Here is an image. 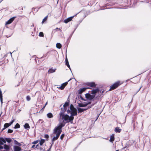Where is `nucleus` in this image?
<instances>
[{
  "label": "nucleus",
  "instance_id": "f257e3e1",
  "mask_svg": "<svg viewBox=\"0 0 151 151\" xmlns=\"http://www.w3.org/2000/svg\"><path fill=\"white\" fill-rule=\"evenodd\" d=\"M70 110L68 109L67 110V112L68 114H71V116H70L68 114H63L62 112H60L59 114L60 119L63 120V122L65 124L72 121L74 119L73 116L77 115V109L72 104L70 105Z\"/></svg>",
  "mask_w": 151,
  "mask_h": 151
},
{
  "label": "nucleus",
  "instance_id": "f03ea898",
  "mask_svg": "<svg viewBox=\"0 0 151 151\" xmlns=\"http://www.w3.org/2000/svg\"><path fill=\"white\" fill-rule=\"evenodd\" d=\"M121 84V83L119 81L115 83L110 86L109 90H112L115 89Z\"/></svg>",
  "mask_w": 151,
  "mask_h": 151
},
{
  "label": "nucleus",
  "instance_id": "7ed1b4c3",
  "mask_svg": "<svg viewBox=\"0 0 151 151\" xmlns=\"http://www.w3.org/2000/svg\"><path fill=\"white\" fill-rule=\"evenodd\" d=\"M62 130L59 127H56L54 129L53 133L60 135L62 132Z\"/></svg>",
  "mask_w": 151,
  "mask_h": 151
},
{
  "label": "nucleus",
  "instance_id": "20e7f679",
  "mask_svg": "<svg viewBox=\"0 0 151 151\" xmlns=\"http://www.w3.org/2000/svg\"><path fill=\"white\" fill-rule=\"evenodd\" d=\"M85 96L86 98L90 100H91L94 99L95 97V95H91L89 93L86 94Z\"/></svg>",
  "mask_w": 151,
  "mask_h": 151
},
{
  "label": "nucleus",
  "instance_id": "39448f33",
  "mask_svg": "<svg viewBox=\"0 0 151 151\" xmlns=\"http://www.w3.org/2000/svg\"><path fill=\"white\" fill-rule=\"evenodd\" d=\"M86 85L88 86L92 87H95L96 86V85L94 82H88L86 83Z\"/></svg>",
  "mask_w": 151,
  "mask_h": 151
},
{
  "label": "nucleus",
  "instance_id": "423d86ee",
  "mask_svg": "<svg viewBox=\"0 0 151 151\" xmlns=\"http://www.w3.org/2000/svg\"><path fill=\"white\" fill-rule=\"evenodd\" d=\"M16 17H14L11 18L7 22H6L5 25L9 24L11 23L14 20Z\"/></svg>",
  "mask_w": 151,
  "mask_h": 151
},
{
  "label": "nucleus",
  "instance_id": "0eeeda50",
  "mask_svg": "<svg viewBox=\"0 0 151 151\" xmlns=\"http://www.w3.org/2000/svg\"><path fill=\"white\" fill-rule=\"evenodd\" d=\"M68 84V82H66L63 83L62 84L61 86L59 87H57L59 89L61 90H63L65 87Z\"/></svg>",
  "mask_w": 151,
  "mask_h": 151
},
{
  "label": "nucleus",
  "instance_id": "6e6552de",
  "mask_svg": "<svg viewBox=\"0 0 151 151\" xmlns=\"http://www.w3.org/2000/svg\"><path fill=\"white\" fill-rule=\"evenodd\" d=\"M74 16L70 17L67 19H65L64 21V22L65 23H67L71 21L72 19L73 18Z\"/></svg>",
  "mask_w": 151,
  "mask_h": 151
},
{
  "label": "nucleus",
  "instance_id": "1a4fd4ad",
  "mask_svg": "<svg viewBox=\"0 0 151 151\" xmlns=\"http://www.w3.org/2000/svg\"><path fill=\"white\" fill-rule=\"evenodd\" d=\"M14 151H20L21 148L18 146H14L13 147Z\"/></svg>",
  "mask_w": 151,
  "mask_h": 151
},
{
  "label": "nucleus",
  "instance_id": "9d476101",
  "mask_svg": "<svg viewBox=\"0 0 151 151\" xmlns=\"http://www.w3.org/2000/svg\"><path fill=\"white\" fill-rule=\"evenodd\" d=\"M60 135L58 134H56V136L53 137L52 139V144H53V142L54 141L57 140L58 139V138L60 136Z\"/></svg>",
  "mask_w": 151,
  "mask_h": 151
},
{
  "label": "nucleus",
  "instance_id": "9b49d317",
  "mask_svg": "<svg viewBox=\"0 0 151 151\" xmlns=\"http://www.w3.org/2000/svg\"><path fill=\"white\" fill-rule=\"evenodd\" d=\"M99 91L98 88L95 89L91 91V94L93 95L95 94Z\"/></svg>",
  "mask_w": 151,
  "mask_h": 151
},
{
  "label": "nucleus",
  "instance_id": "f8f14e48",
  "mask_svg": "<svg viewBox=\"0 0 151 151\" xmlns=\"http://www.w3.org/2000/svg\"><path fill=\"white\" fill-rule=\"evenodd\" d=\"M86 89V88H81L78 91V93L79 94H81Z\"/></svg>",
  "mask_w": 151,
  "mask_h": 151
},
{
  "label": "nucleus",
  "instance_id": "ddd939ff",
  "mask_svg": "<svg viewBox=\"0 0 151 151\" xmlns=\"http://www.w3.org/2000/svg\"><path fill=\"white\" fill-rule=\"evenodd\" d=\"M65 65L67 66L69 68V69L71 70L70 68V65L69 64V62L68 61L67 58H66L65 59Z\"/></svg>",
  "mask_w": 151,
  "mask_h": 151
},
{
  "label": "nucleus",
  "instance_id": "4468645a",
  "mask_svg": "<svg viewBox=\"0 0 151 151\" xmlns=\"http://www.w3.org/2000/svg\"><path fill=\"white\" fill-rule=\"evenodd\" d=\"M87 109H82V108H79V107L77 108V109L78 111V113L82 112H83V111H85Z\"/></svg>",
  "mask_w": 151,
  "mask_h": 151
},
{
  "label": "nucleus",
  "instance_id": "2eb2a0df",
  "mask_svg": "<svg viewBox=\"0 0 151 151\" xmlns=\"http://www.w3.org/2000/svg\"><path fill=\"white\" fill-rule=\"evenodd\" d=\"M56 70V69H53L52 68H50L49 70L48 73H53L55 72Z\"/></svg>",
  "mask_w": 151,
  "mask_h": 151
},
{
  "label": "nucleus",
  "instance_id": "dca6fc26",
  "mask_svg": "<svg viewBox=\"0 0 151 151\" xmlns=\"http://www.w3.org/2000/svg\"><path fill=\"white\" fill-rule=\"evenodd\" d=\"M121 131V129H119V127H116L115 129V131L116 132L119 133Z\"/></svg>",
  "mask_w": 151,
  "mask_h": 151
},
{
  "label": "nucleus",
  "instance_id": "f3484780",
  "mask_svg": "<svg viewBox=\"0 0 151 151\" xmlns=\"http://www.w3.org/2000/svg\"><path fill=\"white\" fill-rule=\"evenodd\" d=\"M0 101L1 102V104L3 103V98L2 95V92L1 90L0 89Z\"/></svg>",
  "mask_w": 151,
  "mask_h": 151
},
{
  "label": "nucleus",
  "instance_id": "a211bd4d",
  "mask_svg": "<svg viewBox=\"0 0 151 151\" xmlns=\"http://www.w3.org/2000/svg\"><path fill=\"white\" fill-rule=\"evenodd\" d=\"M69 101H66L65 104L63 105V106L65 108H66L67 106H68L69 105Z\"/></svg>",
  "mask_w": 151,
  "mask_h": 151
},
{
  "label": "nucleus",
  "instance_id": "6ab92c4d",
  "mask_svg": "<svg viewBox=\"0 0 151 151\" xmlns=\"http://www.w3.org/2000/svg\"><path fill=\"white\" fill-rule=\"evenodd\" d=\"M114 139V135H112L111 136L110 138V141L111 142H112Z\"/></svg>",
  "mask_w": 151,
  "mask_h": 151
},
{
  "label": "nucleus",
  "instance_id": "aec40b11",
  "mask_svg": "<svg viewBox=\"0 0 151 151\" xmlns=\"http://www.w3.org/2000/svg\"><path fill=\"white\" fill-rule=\"evenodd\" d=\"M56 47L58 49H60L62 47V45L60 43H58L56 45Z\"/></svg>",
  "mask_w": 151,
  "mask_h": 151
},
{
  "label": "nucleus",
  "instance_id": "412c9836",
  "mask_svg": "<svg viewBox=\"0 0 151 151\" xmlns=\"http://www.w3.org/2000/svg\"><path fill=\"white\" fill-rule=\"evenodd\" d=\"M65 124H63L62 123H60V124L58 127H59V128H60V129H61L62 130V127L65 126Z\"/></svg>",
  "mask_w": 151,
  "mask_h": 151
},
{
  "label": "nucleus",
  "instance_id": "4be33fe9",
  "mask_svg": "<svg viewBox=\"0 0 151 151\" xmlns=\"http://www.w3.org/2000/svg\"><path fill=\"white\" fill-rule=\"evenodd\" d=\"M9 146L6 145L5 144L4 145V148L6 150H9Z\"/></svg>",
  "mask_w": 151,
  "mask_h": 151
},
{
  "label": "nucleus",
  "instance_id": "5701e85b",
  "mask_svg": "<svg viewBox=\"0 0 151 151\" xmlns=\"http://www.w3.org/2000/svg\"><path fill=\"white\" fill-rule=\"evenodd\" d=\"M47 117L49 118H51L53 117L52 114L51 113H49L47 114Z\"/></svg>",
  "mask_w": 151,
  "mask_h": 151
},
{
  "label": "nucleus",
  "instance_id": "b1692460",
  "mask_svg": "<svg viewBox=\"0 0 151 151\" xmlns=\"http://www.w3.org/2000/svg\"><path fill=\"white\" fill-rule=\"evenodd\" d=\"M14 143L15 145H18V146H20L21 145V144L20 143L18 142L16 140H14Z\"/></svg>",
  "mask_w": 151,
  "mask_h": 151
},
{
  "label": "nucleus",
  "instance_id": "393cba45",
  "mask_svg": "<svg viewBox=\"0 0 151 151\" xmlns=\"http://www.w3.org/2000/svg\"><path fill=\"white\" fill-rule=\"evenodd\" d=\"M0 141H1V142H3V143H6V139H4L2 137H1L0 138Z\"/></svg>",
  "mask_w": 151,
  "mask_h": 151
},
{
  "label": "nucleus",
  "instance_id": "a878e982",
  "mask_svg": "<svg viewBox=\"0 0 151 151\" xmlns=\"http://www.w3.org/2000/svg\"><path fill=\"white\" fill-rule=\"evenodd\" d=\"M24 127L25 129L30 128L29 124L27 123H26L24 124Z\"/></svg>",
  "mask_w": 151,
  "mask_h": 151
},
{
  "label": "nucleus",
  "instance_id": "bb28decb",
  "mask_svg": "<svg viewBox=\"0 0 151 151\" xmlns=\"http://www.w3.org/2000/svg\"><path fill=\"white\" fill-rule=\"evenodd\" d=\"M45 141V140L44 139H42L40 141V145H42L44 143Z\"/></svg>",
  "mask_w": 151,
  "mask_h": 151
},
{
  "label": "nucleus",
  "instance_id": "cd10ccee",
  "mask_svg": "<svg viewBox=\"0 0 151 151\" xmlns=\"http://www.w3.org/2000/svg\"><path fill=\"white\" fill-rule=\"evenodd\" d=\"M66 108H64L63 107V108H61V112H62L63 114V113L66 110Z\"/></svg>",
  "mask_w": 151,
  "mask_h": 151
},
{
  "label": "nucleus",
  "instance_id": "c85d7f7f",
  "mask_svg": "<svg viewBox=\"0 0 151 151\" xmlns=\"http://www.w3.org/2000/svg\"><path fill=\"white\" fill-rule=\"evenodd\" d=\"M6 141L9 143H10L12 141V139L10 138H6Z\"/></svg>",
  "mask_w": 151,
  "mask_h": 151
},
{
  "label": "nucleus",
  "instance_id": "c756f323",
  "mask_svg": "<svg viewBox=\"0 0 151 151\" xmlns=\"http://www.w3.org/2000/svg\"><path fill=\"white\" fill-rule=\"evenodd\" d=\"M10 126L8 123H5L4 125V129H6Z\"/></svg>",
  "mask_w": 151,
  "mask_h": 151
},
{
  "label": "nucleus",
  "instance_id": "7c9ffc66",
  "mask_svg": "<svg viewBox=\"0 0 151 151\" xmlns=\"http://www.w3.org/2000/svg\"><path fill=\"white\" fill-rule=\"evenodd\" d=\"M20 126L19 124L18 123H17L14 127V128L15 129L19 128H20Z\"/></svg>",
  "mask_w": 151,
  "mask_h": 151
},
{
  "label": "nucleus",
  "instance_id": "2f4dec72",
  "mask_svg": "<svg viewBox=\"0 0 151 151\" xmlns=\"http://www.w3.org/2000/svg\"><path fill=\"white\" fill-rule=\"evenodd\" d=\"M47 16H46L43 19L42 22V24H43L44 22L47 20Z\"/></svg>",
  "mask_w": 151,
  "mask_h": 151
},
{
  "label": "nucleus",
  "instance_id": "473e14b6",
  "mask_svg": "<svg viewBox=\"0 0 151 151\" xmlns=\"http://www.w3.org/2000/svg\"><path fill=\"white\" fill-rule=\"evenodd\" d=\"M78 106L80 107H84L85 106H84V104L82 103H79L78 104Z\"/></svg>",
  "mask_w": 151,
  "mask_h": 151
},
{
  "label": "nucleus",
  "instance_id": "72a5a7b5",
  "mask_svg": "<svg viewBox=\"0 0 151 151\" xmlns=\"http://www.w3.org/2000/svg\"><path fill=\"white\" fill-rule=\"evenodd\" d=\"M39 36L40 37H43L44 36L43 33L42 32H40L39 34Z\"/></svg>",
  "mask_w": 151,
  "mask_h": 151
},
{
  "label": "nucleus",
  "instance_id": "f704fd0d",
  "mask_svg": "<svg viewBox=\"0 0 151 151\" xmlns=\"http://www.w3.org/2000/svg\"><path fill=\"white\" fill-rule=\"evenodd\" d=\"M30 99H31L30 97L29 96H27L26 99H27V101H29L30 100Z\"/></svg>",
  "mask_w": 151,
  "mask_h": 151
},
{
  "label": "nucleus",
  "instance_id": "c9c22d12",
  "mask_svg": "<svg viewBox=\"0 0 151 151\" xmlns=\"http://www.w3.org/2000/svg\"><path fill=\"white\" fill-rule=\"evenodd\" d=\"M14 120L13 119L9 123H8L9 124V125L10 126L14 122Z\"/></svg>",
  "mask_w": 151,
  "mask_h": 151
},
{
  "label": "nucleus",
  "instance_id": "e433bc0d",
  "mask_svg": "<svg viewBox=\"0 0 151 151\" xmlns=\"http://www.w3.org/2000/svg\"><path fill=\"white\" fill-rule=\"evenodd\" d=\"M13 132V130L11 129H9L8 131V132L9 133H12Z\"/></svg>",
  "mask_w": 151,
  "mask_h": 151
},
{
  "label": "nucleus",
  "instance_id": "4c0bfd02",
  "mask_svg": "<svg viewBox=\"0 0 151 151\" xmlns=\"http://www.w3.org/2000/svg\"><path fill=\"white\" fill-rule=\"evenodd\" d=\"M44 137L46 139H48L49 138V135L48 134H45L44 136Z\"/></svg>",
  "mask_w": 151,
  "mask_h": 151
},
{
  "label": "nucleus",
  "instance_id": "58836bf2",
  "mask_svg": "<svg viewBox=\"0 0 151 151\" xmlns=\"http://www.w3.org/2000/svg\"><path fill=\"white\" fill-rule=\"evenodd\" d=\"M64 134H62L61 136H60V138L61 139H62L64 137Z\"/></svg>",
  "mask_w": 151,
  "mask_h": 151
},
{
  "label": "nucleus",
  "instance_id": "ea45409f",
  "mask_svg": "<svg viewBox=\"0 0 151 151\" xmlns=\"http://www.w3.org/2000/svg\"><path fill=\"white\" fill-rule=\"evenodd\" d=\"M38 142V140H37L35 141H34L32 143L34 144H37Z\"/></svg>",
  "mask_w": 151,
  "mask_h": 151
},
{
  "label": "nucleus",
  "instance_id": "a19ab883",
  "mask_svg": "<svg viewBox=\"0 0 151 151\" xmlns=\"http://www.w3.org/2000/svg\"><path fill=\"white\" fill-rule=\"evenodd\" d=\"M3 148V147L2 146L0 145V150Z\"/></svg>",
  "mask_w": 151,
  "mask_h": 151
},
{
  "label": "nucleus",
  "instance_id": "79ce46f5",
  "mask_svg": "<svg viewBox=\"0 0 151 151\" xmlns=\"http://www.w3.org/2000/svg\"><path fill=\"white\" fill-rule=\"evenodd\" d=\"M3 145V142H1L0 141V145Z\"/></svg>",
  "mask_w": 151,
  "mask_h": 151
},
{
  "label": "nucleus",
  "instance_id": "37998d69",
  "mask_svg": "<svg viewBox=\"0 0 151 151\" xmlns=\"http://www.w3.org/2000/svg\"><path fill=\"white\" fill-rule=\"evenodd\" d=\"M94 105V104H92L91 106H88V108H91L92 106H93Z\"/></svg>",
  "mask_w": 151,
  "mask_h": 151
},
{
  "label": "nucleus",
  "instance_id": "c03bdc74",
  "mask_svg": "<svg viewBox=\"0 0 151 151\" xmlns=\"http://www.w3.org/2000/svg\"><path fill=\"white\" fill-rule=\"evenodd\" d=\"M83 104L84 106H86L88 105V104H87V103L85 104Z\"/></svg>",
  "mask_w": 151,
  "mask_h": 151
},
{
  "label": "nucleus",
  "instance_id": "a18cd8bd",
  "mask_svg": "<svg viewBox=\"0 0 151 151\" xmlns=\"http://www.w3.org/2000/svg\"><path fill=\"white\" fill-rule=\"evenodd\" d=\"M35 145H33L32 146V148H34L35 147Z\"/></svg>",
  "mask_w": 151,
  "mask_h": 151
},
{
  "label": "nucleus",
  "instance_id": "49530a36",
  "mask_svg": "<svg viewBox=\"0 0 151 151\" xmlns=\"http://www.w3.org/2000/svg\"><path fill=\"white\" fill-rule=\"evenodd\" d=\"M87 104H88H88H91V102H88V103H87Z\"/></svg>",
  "mask_w": 151,
  "mask_h": 151
},
{
  "label": "nucleus",
  "instance_id": "de8ad7c7",
  "mask_svg": "<svg viewBox=\"0 0 151 151\" xmlns=\"http://www.w3.org/2000/svg\"><path fill=\"white\" fill-rule=\"evenodd\" d=\"M133 124H135V121H133Z\"/></svg>",
  "mask_w": 151,
  "mask_h": 151
},
{
  "label": "nucleus",
  "instance_id": "09e8293b",
  "mask_svg": "<svg viewBox=\"0 0 151 151\" xmlns=\"http://www.w3.org/2000/svg\"><path fill=\"white\" fill-rule=\"evenodd\" d=\"M141 88V87H140V88H139V90H138L137 91V93L138 92V91L140 90V89Z\"/></svg>",
  "mask_w": 151,
  "mask_h": 151
},
{
  "label": "nucleus",
  "instance_id": "8fccbe9b",
  "mask_svg": "<svg viewBox=\"0 0 151 151\" xmlns=\"http://www.w3.org/2000/svg\"><path fill=\"white\" fill-rule=\"evenodd\" d=\"M81 97V99L82 100H83V98H82V97L81 96V97Z\"/></svg>",
  "mask_w": 151,
  "mask_h": 151
},
{
  "label": "nucleus",
  "instance_id": "3c124183",
  "mask_svg": "<svg viewBox=\"0 0 151 151\" xmlns=\"http://www.w3.org/2000/svg\"><path fill=\"white\" fill-rule=\"evenodd\" d=\"M51 149V147H50L49 149L47 150V151H50V149Z\"/></svg>",
  "mask_w": 151,
  "mask_h": 151
},
{
  "label": "nucleus",
  "instance_id": "603ef678",
  "mask_svg": "<svg viewBox=\"0 0 151 151\" xmlns=\"http://www.w3.org/2000/svg\"><path fill=\"white\" fill-rule=\"evenodd\" d=\"M126 147H124V148H122V150L124 149Z\"/></svg>",
  "mask_w": 151,
  "mask_h": 151
},
{
  "label": "nucleus",
  "instance_id": "864d4df0",
  "mask_svg": "<svg viewBox=\"0 0 151 151\" xmlns=\"http://www.w3.org/2000/svg\"><path fill=\"white\" fill-rule=\"evenodd\" d=\"M59 28H58V27H56V29H58V30H59Z\"/></svg>",
  "mask_w": 151,
  "mask_h": 151
},
{
  "label": "nucleus",
  "instance_id": "5fc2aeb1",
  "mask_svg": "<svg viewBox=\"0 0 151 151\" xmlns=\"http://www.w3.org/2000/svg\"><path fill=\"white\" fill-rule=\"evenodd\" d=\"M59 30H60V32L62 31L61 30V29H59Z\"/></svg>",
  "mask_w": 151,
  "mask_h": 151
},
{
  "label": "nucleus",
  "instance_id": "6e6d98bb",
  "mask_svg": "<svg viewBox=\"0 0 151 151\" xmlns=\"http://www.w3.org/2000/svg\"><path fill=\"white\" fill-rule=\"evenodd\" d=\"M3 59H0V61H2V60H3Z\"/></svg>",
  "mask_w": 151,
  "mask_h": 151
},
{
  "label": "nucleus",
  "instance_id": "4d7b16f0",
  "mask_svg": "<svg viewBox=\"0 0 151 151\" xmlns=\"http://www.w3.org/2000/svg\"><path fill=\"white\" fill-rule=\"evenodd\" d=\"M47 103H46V104H45V106H44V108L45 106V105L47 104Z\"/></svg>",
  "mask_w": 151,
  "mask_h": 151
},
{
  "label": "nucleus",
  "instance_id": "13d9d810",
  "mask_svg": "<svg viewBox=\"0 0 151 151\" xmlns=\"http://www.w3.org/2000/svg\"><path fill=\"white\" fill-rule=\"evenodd\" d=\"M4 129V127L2 129V130H4V129Z\"/></svg>",
  "mask_w": 151,
  "mask_h": 151
},
{
  "label": "nucleus",
  "instance_id": "bf43d9fd",
  "mask_svg": "<svg viewBox=\"0 0 151 151\" xmlns=\"http://www.w3.org/2000/svg\"><path fill=\"white\" fill-rule=\"evenodd\" d=\"M71 79H70L68 81H70L71 80Z\"/></svg>",
  "mask_w": 151,
  "mask_h": 151
},
{
  "label": "nucleus",
  "instance_id": "052dcab7",
  "mask_svg": "<svg viewBox=\"0 0 151 151\" xmlns=\"http://www.w3.org/2000/svg\"><path fill=\"white\" fill-rule=\"evenodd\" d=\"M143 123H142V126H143Z\"/></svg>",
  "mask_w": 151,
  "mask_h": 151
},
{
  "label": "nucleus",
  "instance_id": "680f3d73",
  "mask_svg": "<svg viewBox=\"0 0 151 151\" xmlns=\"http://www.w3.org/2000/svg\"><path fill=\"white\" fill-rule=\"evenodd\" d=\"M134 128H135V125H134Z\"/></svg>",
  "mask_w": 151,
  "mask_h": 151
},
{
  "label": "nucleus",
  "instance_id": "e2e57ef3",
  "mask_svg": "<svg viewBox=\"0 0 151 151\" xmlns=\"http://www.w3.org/2000/svg\"><path fill=\"white\" fill-rule=\"evenodd\" d=\"M116 151H119V150H117Z\"/></svg>",
  "mask_w": 151,
  "mask_h": 151
},
{
  "label": "nucleus",
  "instance_id": "0e129e2a",
  "mask_svg": "<svg viewBox=\"0 0 151 151\" xmlns=\"http://www.w3.org/2000/svg\"><path fill=\"white\" fill-rule=\"evenodd\" d=\"M51 146H52V145L50 147H51Z\"/></svg>",
  "mask_w": 151,
  "mask_h": 151
},
{
  "label": "nucleus",
  "instance_id": "69168bd1",
  "mask_svg": "<svg viewBox=\"0 0 151 151\" xmlns=\"http://www.w3.org/2000/svg\"><path fill=\"white\" fill-rule=\"evenodd\" d=\"M38 145H37V146H36V148H37V146Z\"/></svg>",
  "mask_w": 151,
  "mask_h": 151
},
{
  "label": "nucleus",
  "instance_id": "338daca9",
  "mask_svg": "<svg viewBox=\"0 0 151 151\" xmlns=\"http://www.w3.org/2000/svg\"><path fill=\"white\" fill-rule=\"evenodd\" d=\"M11 55L12 56V53L11 52Z\"/></svg>",
  "mask_w": 151,
  "mask_h": 151
},
{
  "label": "nucleus",
  "instance_id": "774afa93",
  "mask_svg": "<svg viewBox=\"0 0 151 151\" xmlns=\"http://www.w3.org/2000/svg\"><path fill=\"white\" fill-rule=\"evenodd\" d=\"M2 1V0H1V1H0V3L1 2V1Z\"/></svg>",
  "mask_w": 151,
  "mask_h": 151
}]
</instances>
